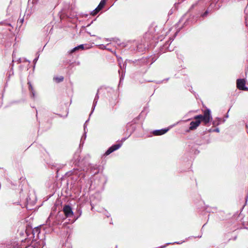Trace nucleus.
<instances>
[{"label":"nucleus","instance_id":"nucleus-1","mask_svg":"<svg viewBox=\"0 0 248 248\" xmlns=\"http://www.w3.org/2000/svg\"><path fill=\"white\" fill-rule=\"evenodd\" d=\"M194 119L195 121H192L190 124L189 129L193 130L196 129L197 127L200 125L201 122H203L205 125H206L209 123L212 119L211 115V111L209 109L206 108L203 113V115H198L194 116Z\"/></svg>","mask_w":248,"mask_h":248},{"label":"nucleus","instance_id":"nucleus-2","mask_svg":"<svg viewBox=\"0 0 248 248\" xmlns=\"http://www.w3.org/2000/svg\"><path fill=\"white\" fill-rule=\"evenodd\" d=\"M64 219H65V218L63 217L62 215L61 214L60 212H59L57 215L54 218L50 216L48 218L47 222H48V221H51V220L52 219L53 220L52 225L55 226L62 222Z\"/></svg>","mask_w":248,"mask_h":248},{"label":"nucleus","instance_id":"nucleus-3","mask_svg":"<svg viewBox=\"0 0 248 248\" xmlns=\"http://www.w3.org/2000/svg\"><path fill=\"white\" fill-rule=\"evenodd\" d=\"M45 245V242L43 239H36L32 242L31 247H26V248H42Z\"/></svg>","mask_w":248,"mask_h":248},{"label":"nucleus","instance_id":"nucleus-4","mask_svg":"<svg viewBox=\"0 0 248 248\" xmlns=\"http://www.w3.org/2000/svg\"><path fill=\"white\" fill-rule=\"evenodd\" d=\"M62 210L65 215V218L66 217H70L73 216L74 213L70 205H65L63 207Z\"/></svg>","mask_w":248,"mask_h":248},{"label":"nucleus","instance_id":"nucleus-5","mask_svg":"<svg viewBox=\"0 0 248 248\" xmlns=\"http://www.w3.org/2000/svg\"><path fill=\"white\" fill-rule=\"evenodd\" d=\"M246 81L244 79H238L236 85L238 89L243 91H248V88L246 87Z\"/></svg>","mask_w":248,"mask_h":248},{"label":"nucleus","instance_id":"nucleus-6","mask_svg":"<svg viewBox=\"0 0 248 248\" xmlns=\"http://www.w3.org/2000/svg\"><path fill=\"white\" fill-rule=\"evenodd\" d=\"M122 144V143H118L114 145H113L110 147H109L107 151L106 152L105 155H108L112 153L113 152L117 150V149H119Z\"/></svg>","mask_w":248,"mask_h":248},{"label":"nucleus","instance_id":"nucleus-7","mask_svg":"<svg viewBox=\"0 0 248 248\" xmlns=\"http://www.w3.org/2000/svg\"><path fill=\"white\" fill-rule=\"evenodd\" d=\"M169 130V128H164L161 129L154 130L153 132V134L155 136L162 135L166 133Z\"/></svg>","mask_w":248,"mask_h":248},{"label":"nucleus","instance_id":"nucleus-8","mask_svg":"<svg viewBox=\"0 0 248 248\" xmlns=\"http://www.w3.org/2000/svg\"><path fill=\"white\" fill-rule=\"evenodd\" d=\"M88 121H89V119L86 121L85 123L84 124V135H83V136L81 138L80 145H81V144H83L84 141V140H85V139L86 138L87 131H86V126H87V122Z\"/></svg>","mask_w":248,"mask_h":248},{"label":"nucleus","instance_id":"nucleus-9","mask_svg":"<svg viewBox=\"0 0 248 248\" xmlns=\"http://www.w3.org/2000/svg\"><path fill=\"white\" fill-rule=\"evenodd\" d=\"M98 92H99V90H98L97 93L96 94L95 98H94V100H93V107H92V111L90 115L93 113V110L94 109V108H95V107L96 106V104L97 103V102H98V99H99Z\"/></svg>","mask_w":248,"mask_h":248},{"label":"nucleus","instance_id":"nucleus-10","mask_svg":"<svg viewBox=\"0 0 248 248\" xmlns=\"http://www.w3.org/2000/svg\"><path fill=\"white\" fill-rule=\"evenodd\" d=\"M28 84L29 85V89L31 92V97L34 98L35 97V91L33 88V87L30 82H28Z\"/></svg>","mask_w":248,"mask_h":248},{"label":"nucleus","instance_id":"nucleus-11","mask_svg":"<svg viewBox=\"0 0 248 248\" xmlns=\"http://www.w3.org/2000/svg\"><path fill=\"white\" fill-rule=\"evenodd\" d=\"M119 74L120 75V83H121L124 78V75H125V71L122 69V67L121 66V70H119L118 71Z\"/></svg>","mask_w":248,"mask_h":248},{"label":"nucleus","instance_id":"nucleus-12","mask_svg":"<svg viewBox=\"0 0 248 248\" xmlns=\"http://www.w3.org/2000/svg\"><path fill=\"white\" fill-rule=\"evenodd\" d=\"M173 39H170V40L168 41H167L165 44L164 45V47L165 48H166L168 49V50L170 51H171L172 49H170L169 48V46H170L171 43L172 42V41H173Z\"/></svg>","mask_w":248,"mask_h":248},{"label":"nucleus","instance_id":"nucleus-13","mask_svg":"<svg viewBox=\"0 0 248 248\" xmlns=\"http://www.w3.org/2000/svg\"><path fill=\"white\" fill-rule=\"evenodd\" d=\"M106 4V0H101L97 7L98 9L101 10Z\"/></svg>","mask_w":248,"mask_h":248},{"label":"nucleus","instance_id":"nucleus-14","mask_svg":"<svg viewBox=\"0 0 248 248\" xmlns=\"http://www.w3.org/2000/svg\"><path fill=\"white\" fill-rule=\"evenodd\" d=\"M63 79L64 78L62 76H60V77H55L54 78V79L58 83L62 81Z\"/></svg>","mask_w":248,"mask_h":248},{"label":"nucleus","instance_id":"nucleus-15","mask_svg":"<svg viewBox=\"0 0 248 248\" xmlns=\"http://www.w3.org/2000/svg\"><path fill=\"white\" fill-rule=\"evenodd\" d=\"M101 10L100 9H98L97 7L93 11H92L91 14L93 16L96 15Z\"/></svg>","mask_w":248,"mask_h":248},{"label":"nucleus","instance_id":"nucleus-16","mask_svg":"<svg viewBox=\"0 0 248 248\" xmlns=\"http://www.w3.org/2000/svg\"><path fill=\"white\" fill-rule=\"evenodd\" d=\"M221 119L220 118H217V121H214L213 123V124L214 125H218L220 124V122H221Z\"/></svg>","mask_w":248,"mask_h":248},{"label":"nucleus","instance_id":"nucleus-17","mask_svg":"<svg viewBox=\"0 0 248 248\" xmlns=\"http://www.w3.org/2000/svg\"><path fill=\"white\" fill-rule=\"evenodd\" d=\"M147 61V60L146 58H142V59H141L140 60H139V62L140 63L144 64V63H146Z\"/></svg>","mask_w":248,"mask_h":248},{"label":"nucleus","instance_id":"nucleus-18","mask_svg":"<svg viewBox=\"0 0 248 248\" xmlns=\"http://www.w3.org/2000/svg\"><path fill=\"white\" fill-rule=\"evenodd\" d=\"M79 49V48L77 47V46L74 47V48H73L71 51H70V53H73L75 51H76L77 50H78Z\"/></svg>","mask_w":248,"mask_h":248},{"label":"nucleus","instance_id":"nucleus-19","mask_svg":"<svg viewBox=\"0 0 248 248\" xmlns=\"http://www.w3.org/2000/svg\"><path fill=\"white\" fill-rule=\"evenodd\" d=\"M213 132H219V129L218 128H216L214 129H213Z\"/></svg>","mask_w":248,"mask_h":248},{"label":"nucleus","instance_id":"nucleus-20","mask_svg":"<svg viewBox=\"0 0 248 248\" xmlns=\"http://www.w3.org/2000/svg\"><path fill=\"white\" fill-rule=\"evenodd\" d=\"M77 47L79 48V49H83L84 45H79V46H77Z\"/></svg>","mask_w":248,"mask_h":248},{"label":"nucleus","instance_id":"nucleus-21","mask_svg":"<svg viewBox=\"0 0 248 248\" xmlns=\"http://www.w3.org/2000/svg\"><path fill=\"white\" fill-rule=\"evenodd\" d=\"M76 156H78V158H77V160L78 161V162H80V159H78V157H79V155H78V154H77V153H76V154H75V157H76Z\"/></svg>","mask_w":248,"mask_h":248},{"label":"nucleus","instance_id":"nucleus-22","mask_svg":"<svg viewBox=\"0 0 248 248\" xmlns=\"http://www.w3.org/2000/svg\"><path fill=\"white\" fill-rule=\"evenodd\" d=\"M23 21H24V18H22L21 19H19V20H18V22L21 24H22L23 23Z\"/></svg>","mask_w":248,"mask_h":248},{"label":"nucleus","instance_id":"nucleus-23","mask_svg":"<svg viewBox=\"0 0 248 248\" xmlns=\"http://www.w3.org/2000/svg\"><path fill=\"white\" fill-rule=\"evenodd\" d=\"M91 168L92 170H93H93H96L97 169V167H96V166H91Z\"/></svg>","mask_w":248,"mask_h":248},{"label":"nucleus","instance_id":"nucleus-24","mask_svg":"<svg viewBox=\"0 0 248 248\" xmlns=\"http://www.w3.org/2000/svg\"><path fill=\"white\" fill-rule=\"evenodd\" d=\"M38 1L39 0H32V2L33 4H36Z\"/></svg>","mask_w":248,"mask_h":248},{"label":"nucleus","instance_id":"nucleus-25","mask_svg":"<svg viewBox=\"0 0 248 248\" xmlns=\"http://www.w3.org/2000/svg\"><path fill=\"white\" fill-rule=\"evenodd\" d=\"M38 57H37V58H36L35 59H34V60H33V62H34V63H36V62H37V61L38 60Z\"/></svg>","mask_w":248,"mask_h":248},{"label":"nucleus","instance_id":"nucleus-26","mask_svg":"<svg viewBox=\"0 0 248 248\" xmlns=\"http://www.w3.org/2000/svg\"><path fill=\"white\" fill-rule=\"evenodd\" d=\"M106 216L108 217L109 216H110V214L109 213H108L107 215H106Z\"/></svg>","mask_w":248,"mask_h":248},{"label":"nucleus","instance_id":"nucleus-27","mask_svg":"<svg viewBox=\"0 0 248 248\" xmlns=\"http://www.w3.org/2000/svg\"><path fill=\"white\" fill-rule=\"evenodd\" d=\"M98 173V171H97L95 172L94 173V174H96V173Z\"/></svg>","mask_w":248,"mask_h":248},{"label":"nucleus","instance_id":"nucleus-28","mask_svg":"<svg viewBox=\"0 0 248 248\" xmlns=\"http://www.w3.org/2000/svg\"><path fill=\"white\" fill-rule=\"evenodd\" d=\"M79 211H80V215H81V211H80V209H79Z\"/></svg>","mask_w":248,"mask_h":248},{"label":"nucleus","instance_id":"nucleus-29","mask_svg":"<svg viewBox=\"0 0 248 248\" xmlns=\"http://www.w3.org/2000/svg\"><path fill=\"white\" fill-rule=\"evenodd\" d=\"M79 211H80V215H81V211H80V209H79Z\"/></svg>","mask_w":248,"mask_h":248},{"label":"nucleus","instance_id":"nucleus-30","mask_svg":"<svg viewBox=\"0 0 248 248\" xmlns=\"http://www.w3.org/2000/svg\"><path fill=\"white\" fill-rule=\"evenodd\" d=\"M226 118H228V114H227V115H226Z\"/></svg>","mask_w":248,"mask_h":248},{"label":"nucleus","instance_id":"nucleus-31","mask_svg":"<svg viewBox=\"0 0 248 248\" xmlns=\"http://www.w3.org/2000/svg\"><path fill=\"white\" fill-rule=\"evenodd\" d=\"M165 246H164L161 247V248H165Z\"/></svg>","mask_w":248,"mask_h":248},{"label":"nucleus","instance_id":"nucleus-32","mask_svg":"<svg viewBox=\"0 0 248 248\" xmlns=\"http://www.w3.org/2000/svg\"><path fill=\"white\" fill-rule=\"evenodd\" d=\"M129 125H131V124H127V126L128 127Z\"/></svg>","mask_w":248,"mask_h":248},{"label":"nucleus","instance_id":"nucleus-33","mask_svg":"<svg viewBox=\"0 0 248 248\" xmlns=\"http://www.w3.org/2000/svg\"><path fill=\"white\" fill-rule=\"evenodd\" d=\"M210 132H213V130L210 129Z\"/></svg>","mask_w":248,"mask_h":248},{"label":"nucleus","instance_id":"nucleus-34","mask_svg":"<svg viewBox=\"0 0 248 248\" xmlns=\"http://www.w3.org/2000/svg\"><path fill=\"white\" fill-rule=\"evenodd\" d=\"M125 139H126L125 138H124V139H123V140H125Z\"/></svg>","mask_w":248,"mask_h":248},{"label":"nucleus","instance_id":"nucleus-35","mask_svg":"<svg viewBox=\"0 0 248 248\" xmlns=\"http://www.w3.org/2000/svg\"><path fill=\"white\" fill-rule=\"evenodd\" d=\"M34 232H35V231H34ZM35 232H38V230H36Z\"/></svg>","mask_w":248,"mask_h":248},{"label":"nucleus","instance_id":"nucleus-36","mask_svg":"<svg viewBox=\"0 0 248 248\" xmlns=\"http://www.w3.org/2000/svg\"><path fill=\"white\" fill-rule=\"evenodd\" d=\"M174 243L180 244L179 242H174Z\"/></svg>","mask_w":248,"mask_h":248},{"label":"nucleus","instance_id":"nucleus-37","mask_svg":"<svg viewBox=\"0 0 248 248\" xmlns=\"http://www.w3.org/2000/svg\"><path fill=\"white\" fill-rule=\"evenodd\" d=\"M248 125H246V127H247V129H248Z\"/></svg>","mask_w":248,"mask_h":248},{"label":"nucleus","instance_id":"nucleus-38","mask_svg":"<svg viewBox=\"0 0 248 248\" xmlns=\"http://www.w3.org/2000/svg\"><path fill=\"white\" fill-rule=\"evenodd\" d=\"M247 132H248V131H247Z\"/></svg>","mask_w":248,"mask_h":248}]
</instances>
